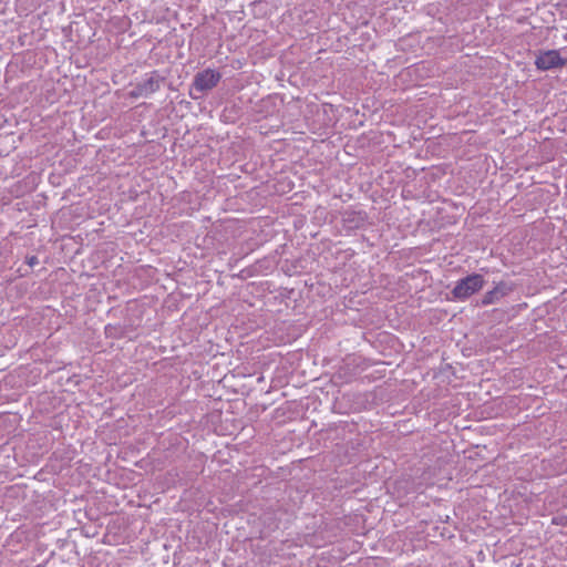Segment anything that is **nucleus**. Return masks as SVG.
Wrapping results in <instances>:
<instances>
[{
	"label": "nucleus",
	"instance_id": "1",
	"mask_svg": "<svg viewBox=\"0 0 567 567\" xmlns=\"http://www.w3.org/2000/svg\"><path fill=\"white\" fill-rule=\"evenodd\" d=\"M485 285V279L480 274L468 275L456 281L452 295L454 299L464 301L480 291Z\"/></svg>",
	"mask_w": 567,
	"mask_h": 567
},
{
	"label": "nucleus",
	"instance_id": "5",
	"mask_svg": "<svg viewBox=\"0 0 567 567\" xmlns=\"http://www.w3.org/2000/svg\"><path fill=\"white\" fill-rule=\"evenodd\" d=\"M512 291V288L505 284H497L494 289L487 291L482 298V306H488L498 302L503 297L507 296Z\"/></svg>",
	"mask_w": 567,
	"mask_h": 567
},
{
	"label": "nucleus",
	"instance_id": "4",
	"mask_svg": "<svg viewBox=\"0 0 567 567\" xmlns=\"http://www.w3.org/2000/svg\"><path fill=\"white\" fill-rule=\"evenodd\" d=\"M163 81L162 76L156 72H152L146 79L136 84L134 94L136 96H150L161 89Z\"/></svg>",
	"mask_w": 567,
	"mask_h": 567
},
{
	"label": "nucleus",
	"instance_id": "3",
	"mask_svg": "<svg viewBox=\"0 0 567 567\" xmlns=\"http://www.w3.org/2000/svg\"><path fill=\"white\" fill-rule=\"evenodd\" d=\"M566 64V60L560 56L557 50H548L542 52L536 61L535 65L538 70L547 71L556 68H561Z\"/></svg>",
	"mask_w": 567,
	"mask_h": 567
},
{
	"label": "nucleus",
	"instance_id": "2",
	"mask_svg": "<svg viewBox=\"0 0 567 567\" xmlns=\"http://www.w3.org/2000/svg\"><path fill=\"white\" fill-rule=\"evenodd\" d=\"M221 79V74L213 69H205L198 72L193 80L192 90L204 93L217 86Z\"/></svg>",
	"mask_w": 567,
	"mask_h": 567
},
{
	"label": "nucleus",
	"instance_id": "6",
	"mask_svg": "<svg viewBox=\"0 0 567 567\" xmlns=\"http://www.w3.org/2000/svg\"><path fill=\"white\" fill-rule=\"evenodd\" d=\"M28 264L32 267L38 264V258L35 256L28 258Z\"/></svg>",
	"mask_w": 567,
	"mask_h": 567
}]
</instances>
